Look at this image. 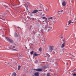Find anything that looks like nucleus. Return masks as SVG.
I'll return each mask as SVG.
<instances>
[{
	"label": "nucleus",
	"instance_id": "nucleus-27",
	"mask_svg": "<svg viewBox=\"0 0 76 76\" xmlns=\"http://www.w3.org/2000/svg\"><path fill=\"white\" fill-rule=\"evenodd\" d=\"M18 29H20V30L21 29V28L19 27L18 28Z\"/></svg>",
	"mask_w": 76,
	"mask_h": 76
},
{
	"label": "nucleus",
	"instance_id": "nucleus-1",
	"mask_svg": "<svg viewBox=\"0 0 76 76\" xmlns=\"http://www.w3.org/2000/svg\"><path fill=\"white\" fill-rule=\"evenodd\" d=\"M42 28H43V29H47V28H48V32H49L50 29H52L51 27H50L49 28L48 27V24L43 25Z\"/></svg>",
	"mask_w": 76,
	"mask_h": 76
},
{
	"label": "nucleus",
	"instance_id": "nucleus-30",
	"mask_svg": "<svg viewBox=\"0 0 76 76\" xmlns=\"http://www.w3.org/2000/svg\"><path fill=\"white\" fill-rule=\"evenodd\" d=\"M68 64H69V63L68 62H67V63H66V65L67 66H68Z\"/></svg>",
	"mask_w": 76,
	"mask_h": 76
},
{
	"label": "nucleus",
	"instance_id": "nucleus-28",
	"mask_svg": "<svg viewBox=\"0 0 76 76\" xmlns=\"http://www.w3.org/2000/svg\"><path fill=\"white\" fill-rule=\"evenodd\" d=\"M25 6L26 7V9H27V10H28V8H27V7L25 5Z\"/></svg>",
	"mask_w": 76,
	"mask_h": 76
},
{
	"label": "nucleus",
	"instance_id": "nucleus-11",
	"mask_svg": "<svg viewBox=\"0 0 76 76\" xmlns=\"http://www.w3.org/2000/svg\"><path fill=\"white\" fill-rule=\"evenodd\" d=\"M38 55V54H37L36 53H34L33 54V56L34 57L35 56H37Z\"/></svg>",
	"mask_w": 76,
	"mask_h": 76
},
{
	"label": "nucleus",
	"instance_id": "nucleus-36",
	"mask_svg": "<svg viewBox=\"0 0 76 76\" xmlns=\"http://www.w3.org/2000/svg\"><path fill=\"white\" fill-rule=\"evenodd\" d=\"M75 20H76V18H75Z\"/></svg>",
	"mask_w": 76,
	"mask_h": 76
},
{
	"label": "nucleus",
	"instance_id": "nucleus-38",
	"mask_svg": "<svg viewBox=\"0 0 76 76\" xmlns=\"http://www.w3.org/2000/svg\"><path fill=\"white\" fill-rule=\"evenodd\" d=\"M14 48H15V46H14Z\"/></svg>",
	"mask_w": 76,
	"mask_h": 76
},
{
	"label": "nucleus",
	"instance_id": "nucleus-14",
	"mask_svg": "<svg viewBox=\"0 0 76 76\" xmlns=\"http://www.w3.org/2000/svg\"><path fill=\"white\" fill-rule=\"evenodd\" d=\"M47 76H51V75H50V74L49 73H48L47 74Z\"/></svg>",
	"mask_w": 76,
	"mask_h": 76
},
{
	"label": "nucleus",
	"instance_id": "nucleus-37",
	"mask_svg": "<svg viewBox=\"0 0 76 76\" xmlns=\"http://www.w3.org/2000/svg\"><path fill=\"white\" fill-rule=\"evenodd\" d=\"M3 36H4V35H3Z\"/></svg>",
	"mask_w": 76,
	"mask_h": 76
},
{
	"label": "nucleus",
	"instance_id": "nucleus-31",
	"mask_svg": "<svg viewBox=\"0 0 76 76\" xmlns=\"http://www.w3.org/2000/svg\"><path fill=\"white\" fill-rule=\"evenodd\" d=\"M48 22H49V20L46 21V23H48Z\"/></svg>",
	"mask_w": 76,
	"mask_h": 76
},
{
	"label": "nucleus",
	"instance_id": "nucleus-29",
	"mask_svg": "<svg viewBox=\"0 0 76 76\" xmlns=\"http://www.w3.org/2000/svg\"><path fill=\"white\" fill-rule=\"evenodd\" d=\"M17 56L18 57H20V56L19 55H18Z\"/></svg>",
	"mask_w": 76,
	"mask_h": 76
},
{
	"label": "nucleus",
	"instance_id": "nucleus-20",
	"mask_svg": "<svg viewBox=\"0 0 76 76\" xmlns=\"http://www.w3.org/2000/svg\"><path fill=\"white\" fill-rule=\"evenodd\" d=\"M48 19H53V17L48 18Z\"/></svg>",
	"mask_w": 76,
	"mask_h": 76
},
{
	"label": "nucleus",
	"instance_id": "nucleus-39",
	"mask_svg": "<svg viewBox=\"0 0 76 76\" xmlns=\"http://www.w3.org/2000/svg\"><path fill=\"white\" fill-rule=\"evenodd\" d=\"M39 35H40V34H39Z\"/></svg>",
	"mask_w": 76,
	"mask_h": 76
},
{
	"label": "nucleus",
	"instance_id": "nucleus-35",
	"mask_svg": "<svg viewBox=\"0 0 76 76\" xmlns=\"http://www.w3.org/2000/svg\"><path fill=\"white\" fill-rule=\"evenodd\" d=\"M6 8H7V7H6Z\"/></svg>",
	"mask_w": 76,
	"mask_h": 76
},
{
	"label": "nucleus",
	"instance_id": "nucleus-17",
	"mask_svg": "<svg viewBox=\"0 0 76 76\" xmlns=\"http://www.w3.org/2000/svg\"><path fill=\"white\" fill-rule=\"evenodd\" d=\"M63 10H62L60 11H58L57 12V13H60V12H61V13H63Z\"/></svg>",
	"mask_w": 76,
	"mask_h": 76
},
{
	"label": "nucleus",
	"instance_id": "nucleus-4",
	"mask_svg": "<svg viewBox=\"0 0 76 76\" xmlns=\"http://www.w3.org/2000/svg\"><path fill=\"white\" fill-rule=\"evenodd\" d=\"M39 11H42V10H34L32 12H31V13H37V12H39Z\"/></svg>",
	"mask_w": 76,
	"mask_h": 76
},
{
	"label": "nucleus",
	"instance_id": "nucleus-12",
	"mask_svg": "<svg viewBox=\"0 0 76 76\" xmlns=\"http://www.w3.org/2000/svg\"><path fill=\"white\" fill-rule=\"evenodd\" d=\"M71 23H72V21H71V20H70L69 21L68 23V25H70Z\"/></svg>",
	"mask_w": 76,
	"mask_h": 76
},
{
	"label": "nucleus",
	"instance_id": "nucleus-10",
	"mask_svg": "<svg viewBox=\"0 0 76 76\" xmlns=\"http://www.w3.org/2000/svg\"><path fill=\"white\" fill-rule=\"evenodd\" d=\"M63 53H64V51L63 50H62L60 52L61 54H63Z\"/></svg>",
	"mask_w": 76,
	"mask_h": 76
},
{
	"label": "nucleus",
	"instance_id": "nucleus-2",
	"mask_svg": "<svg viewBox=\"0 0 76 76\" xmlns=\"http://www.w3.org/2000/svg\"><path fill=\"white\" fill-rule=\"evenodd\" d=\"M54 46H50L49 48V51L51 53L53 51V50H54Z\"/></svg>",
	"mask_w": 76,
	"mask_h": 76
},
{
	"label": "nucleus",
	"instance_id": "nucleus-22",
	"mask_svg": "<svg viewBox=\"0 0 76 76\" xmlns=\"http://www.w3.org/2000/svg\"><path fill=\"white\" fill-rule=\"evenodd\" d=\"M42 19H45V20H47V19L45 17H42Z\"/></svg>",
	"mask_w": 76,
	"mask_h": 76
},
{
	"label": "nucleus",
	"instance_id": "nucleus-24",
	"mask_svg": "<svg viewBox=\"0 0 76 76\" xmlns=\"http://www.w3.org/2000/svg\"><path fill=\"white\" fill-rule=\"evenodd\" d=\"M72 76H76V73H75L74 74H72Z\"/></svg>",
	"mask_w": 76,
	"mask_h": 76
},
{
	"label": "nucleus",
	"instance_id": "nucleus-3",
	"mask_svg": "<svg viewBox=\"0 0 76 76\" xmlns=\"http://www.w3.org/2000/svg\"><path fill=\"white\" fill-rule=\"evenodd\" d=\"M5 16V13H2L0 14V19H3V18H4Z\"/></svg>",
	"mask_w": 76,
	"mask_h": 76
},
{
	"label": "nucleus",
	"instance_id": "nucleus-23",
	"mask_svg": "<svg viewBox=\"0 0 76 76\" xmlns=\"http://www.w3.org/2000/svg\"><path fill=\"white\" fill-rule=\"evenodd\" d=\"M39 51H42V48H39Z\"/></svg>",
	"mask_w": 76,
	"mask_h": 76
},
{
	"label": "nucleus",
	"instance_id": "nucleus-16",
	"mask_svg": "<svg viewBox=\"0 0 76 76\" xmlns=\"http://www.w3.org/2000/svg\"><path fill=\"white\" fill-rule=\"evenodd\" d=\"M20 67H21V66L20 65H19L18 66V70H20Z\"/></svg>",
	"mask_w": 76,
	"mask_h": 76
},
{
	"label": "nucleus",
	"instance_id": "nucleus-32",
	"mask_svg": "<svg viewBox=\"0 0 76 76\" xmlns=\"http://www.w3.org/2000/svg\"><path fill=\"white\" fill-rule=\"evenodd\" d=\"M63 37H61V39H63Z\"/></svg>",
	"mask_w": 76,
	"mask_h": 76
},
{
	"label": "nucleus",
	"instance_id": "nucleus-15",
	"mask_svg": "<svg viewBox=\"0 0 76 76\" xmlns=\"http://www.w3.org/2000/svg\"><path fill=\"white\" fill-rule=\"evenodd\" d=\"M63 42V43H64V44H66V40H65V39H63L62 40Z\"/></svg>",
	"mask_w": 76,
	"mask_h": 76
},
{
	"label": "nucleus",
	"instance_id": "nucleus-7",
	"mask_svg": "<svg viewBox=\"0 0 76 76\" xmlns=\"http://www.w3.org/2000/svg\"><path fill=\"white\" fill-rule=\"evenodd\" d=\"M39 73L37 72H36L34 75L35 76H39Z\"/></svg>",
	"mask_w": 76,
	"mask_h": 76
},
{
	"label": "nucleus",
	"instance_id": "nucleus-34",
	"mask_svg": "<svg viewBox=\"0 0 76 76\" xmlns=\"http://www.w3.org/2000/svg\"><path fill=\"white\" fill-rule=\"evenodd\" d=\"M59 60H61V58H60Z\"/></svg>",
	"mask_w": 76,
	"mask_h": 76
},
{
	"label": "nucleus",
	"instance_id": "nucleus-18",
	"mask_svg": "<svg viewBox=\"0 0 76 76\" xmlns=\"http://www.w3.org/2000/svg\"><path fill=\"white\" fill-rule=\"evenodd\" d=\"M15 37H18V34H17V33H15Z\"/></svg>",
	"mask_w": 76,
	"mask_h": 76
},
{
	"label": "nucleus",
	"instance_id": "nucleus-6",
	"mask_svg": "<svg viewBox=\"0 0 76 76\" xmlns=\"http://www.w3.org/2000/svg\"><path fill=\"white\" fill-rule=\"evenodd\" d=\"M62 5L63 6H65L66 5V1H63L62 3Z\"/></svg>",
	"mask_w": 76,
	"mask_h": 76
},
{
	"label": "nucleus",
	"instance_id": "nucleus-19",
	"mask_svg": "<svg viewBox=\"0 0 76 76\" xmlns=\"http://www.w3.org/2000/svg\"><path fill=\"white\" fill-rule=\"evenodd\" d=\"M9 41L10 42H13V40H12V39H10V40Z\"/></svg>",
	"mask_w": 76,
	"mask_h": 76
},
{
	"label": "nucleus",
	"instance_id": "nucleus-9",
	"mask_svg": "<svg viewBox=\"0 0 76 76\" xmlns=\"http://www.w3.org/2000/svg\"><path fill=\"white\" fill-rule=\"evenodd\" d=\"M17 74L15 72H14L12 74V76H16Z\"/></svg>",
	"mask_w": 76,
	"mask_h": 76
},
{
	"label": "nucleus",
	"instance_id": "nucleus-25",
	"mask_svg": "<svg viewBox=\"0 0 76 76\" xmlns=\"http://www.w3.org/2000/svg\"><path fill=\"white\" fill-rule=\"evenodd\" d=\"M45 11L46 12H47V11H48V10L47 9V8H46L45 10Z\"/></svg>",
	"mask_w": 76,
	"mask_h": 76
},
{
	"label": "nucleus",
	"instance_id": "nucleus-21",
	"mask_svg": "<svg viewBox=\"0 0 76 76\" xmlns=\"http://www.w3.org/2000/svg\"><path fill=\"white\" fill-rule=\"evenodd\" d=\"M34 51H31V52H30V54L32 55V54H34Z\"/></svg>",
	"mask_w": 76,
	"mask_h": 76
},
{
	"label": "nucleus",
	"instance_id": "nucleus-8",
	"mask_svg": "<svg viewBox=\"0 0 76 76\" xmlns=\"http://www.w3.org/2000/svg\"><path fill=\"white\" fill-rule=\"evenodd\" d=\"M66 45V44L64 43H63L62 44V45L61 46V48H63Z\"/></svg>",
	"mask_w": 76,
	"mask_h": 76
},
{
	"label": "nucleus",
	"instance_id": "nucleus-13",
	"mask_svg": "<svg viewBox=\"0 0 76 76\" xmlns=\"http://www.w3.org/2000/svg\"><path fill=\"white\" fill-rule=\"evenodd\" d=\"M5 37L6 38V39L7 40V41H9V40H10V39L9 38Z\"/></svg>",
	"mask_w": 76,
	"mask_h": 76
},
{
	"label": "nucleus",
	"instance_id": "nucleus-33",
	"mask_svg": "<svg viewBox=\"0 0 76 76\" xmlns=\"http://www.w3.org/2000/svg\"><path fill=\"white\" fill-rule=\"evenodd\" d=\"M66 9V10H67L68 9V8H67Z\"/></svg>",
	"mask_w": 76,
	"mask_h": 76
},
{
	"label": "nucleus",
	"instance_id": "nucleus-26",
	"mask_svg": "<svg viewBox=\"0 0 76 76\" xmlns=\"http://www.w3.org/2000/svg\"><path fill=\"white\" fill-rule=\"evenodd\" d=\"M41 31L42 33H43V32H44V31H43L42 29L41 30Z\"/></svg>",
	"mask_w": 76,
	"mask_h": 76
},
{
	"label": "nucleus",
	"instance_id": "nucleus-5",
	"mask_svg": "<svg viewBox=\"0 0 76 76\" xmlns=\"http://www.w3.org/2000/svg\"><path fill=\"white\" fill-rule=\"evenodd\" d=\"M34 70L36 71L37 72H41L42 70V69L38 68L37 69H33Z\"/></svg>",
	"mask_w": 76,
	"mask_h": 76
}]
</instances>
